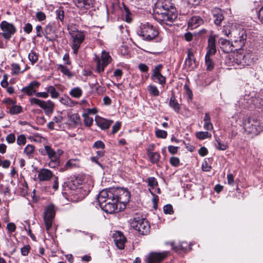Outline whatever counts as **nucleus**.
I'll return each mask as SVG.
<instances>
[{
  "mask_svg": "<svg viewBox=\"0 0 263 263\" xmlns=\"http://www.w3.org/2000/svg\"><path fill=\"white\" fill-rule=\"evenodd\" d=\"M68 29L72 40L71 48L73 50V53L74 54H77L78 50L85 39L84 33L83 31L72 29L70 27L68 28Z\"/></svg>",
  "mask_w": 263,
  "mask_h": 263,
  "instance_id": "f257e3e1",
  "label": "nucleus"
},
{
  "mask_svg": "<svg viewBox=\"0 0 263 263\" xmlns=\"http://www.w3.org/2000/svg\"><path fill=\"white\" fill-rule=\"evenodd\" d=\"M156 18L162 25L171 26L174 21L177 18L176 9L164 12H155Z\"/></svg>",
  "mask_w": 263,
  "mask_h": 263,
  "instance_id": "f03ea898",
  "label": "nucleus"
},
{
  "mask_svg": "<svg viewBox=\"0 0 263 263\" xmlns=\"http://www.w3.org/2000/svg\"><path fill=\"white\" fill-rule=\"evenodd\" d=\"M138 33L142 36L144 40L151 41L158 35L157 29L152 24L146 23L141 24Z\"/></svg>",
  "mask_w": 263,
  "mask_h": 263,
  "instance_id": "7ed1b4c3",
  "label": "nucleus"
},
{
  "mask_svg": "<svg viewBox=\"0 0 263 263\" xmlns=\"http://www.w3.org/2000/svg\"><path fill=\"white\" fill-rule=\"evenodd\" d=\"M242 122L243 129L248 134L256 135L262 130V127L256 120L245 117L243 118Z\"/></svg>",
  "mask_w": 263,
  "mask_h": 263,
  "instance_id": "20e7f679",
  "label": "nucleus"
},
{
  "mask_svg": "<svg viewBox=\"0 0 263 263\" xmlns=\"http://www.w3.org/2000/svg\"><path fill=\"white\" fill-rule=\"evenodd\" d=\"M247 36L246 31L243 29L235 28L233 30L230 37L234 43V46H235L236 50L240 49L245 45Z\"/></svg>",
  "mask_w": 263,
  "mask_h": 263,
  "instance_id": "39448f33",
  "label": "nucleus"
},
{
  "mask_svg": "<svg viewBox=\"0 0 263 263\" xmlns=\"http://www.w3.org/2000/svg\"><path fill=\"white\" fill-rule=\"evenodd\" d=\"M114 198L118 202L125 205L129 201L130 194L126 189L114 187Z\"/></svg>",
  "mask_w": 263,
  "mask_h": 263,
  "instance_id": "423d86ee",
  "label": "nucleus"
},
{
  "mask_svg": "<svg viewBox=\"0 0 263 263\" xmlns=\"http://www.w3.org/2000/svg\"><path fill=\"white\" fill-rule=\"evenodd\" d=\"M95 60L97 62V71L99 73L103 72L104 68L109 64L111 61V58L109 52L102 51L101 58L100 59L98 57H96Z\"/></svg>",
  "mask_w": 263,
  "mask_h": 263,
  "instance_id": "0eeeda50",
  "label": "nucleus"
},
{
  "mask_svg": "<svg viewBox=\"0 0 263 263\" xmlns=\"http://www.w3.org/2000/svg\"><path fill=\"white\" fill-rule=\"evenodd\" d=\"M259 102V99L257 98H253L248 95H246L241 97L237 101V103L239 106L242 108H249L251 105L253 103L254 105L258 108L262 106L261 103Z\"/></svg>",
  "mask_w": 263,
  "mask_h": 263,
  "instance_id": "6e6552de",
  "label": "nucleus"
},
{
  "mask_svg": "<svg viewBox=\"0 0 263 263\" xmlns=\"http://www.w3.org/2000/svg\"><path fill=\"white\" fill-rule=\"evenodd\" d=\"M173 9L176 8L172 0H159L155 4L154 12L172 11Z\"/></svg>",
  "mask_w": 263,
  "mask_h": 263,
  "instance_id": "1a4fd4ad",
  "label": "nucleus"
},
{
  "mask_svg": "<svg viewBox=\"0 0 263 263\" xmlns=\"http://www.w3.org/2000/svg\"><path fill=\"white\" fill-rule=\"evenodd\" d=\"M44 220L47 230L52 228V220L55 216V210L53 205L47 206L44 213Z\"/></svg>",
  "mask_w": 263,
  "mask_h": 263,
  "instance_id": "9d476101",
  "label": "nucleus"
},
{
  "mask_svg": "<svg viewBox=\"0 0 263 263\" xmlns=\"http://www.w3.org/2000/svg\"><path fill=\"white\" fill-rule=\"evenodd\" d=\"M0 27L3 31V36L7 40L11 37L16 31L15 28L13 24L5 21L2 22Z\"/></svg>",
  "mask_w": 263,
  "mask_h": 263,
  "instance_id": "9b49d317",
  "label": "nucleus"
},
{
  "mask_svg": "<svg viewBox=\"0 0 263 263\" xmlns=\"http://www.w3.org/2000/svg\"><path fill=\"white\" fill-rule=\"evenodd\" d=\"M130 228L134 230H144L149 228V225L147 221L144 219L134 218L130 221Z\"/></svg>",
  "mask_w": 263,
  "mask_h": 263,
  "instance_id": "f8f14e48",
  "label": "nucleus"
},
{
  "mask_svg": "<svg viewBox=\"0 0 263 263\" xmlns=\"http://www.w3.org/2000/svg\"><path fill=\"white\" fill-rule=\"evenodd\" d=\"M114 197V187H112L102 190L99 194L97 199L100 205Z\"/></svg>",
  "mask_w": 263,
  "mask_h": 263,
  "instance_id": "ddd939ff",
  "label": "nucleus"
},
{
  "mask_svg": "<svg viewBox=\"0 0 263 263\" xmlns=\"http://www.w3.org/2000/svg\"><path fill=\"white\" fill-rule=\"evenodd\" d=\"M41 153L42 155H47L49 159H53L60 158L63 152L60 149L55 151L50 146L45 145L44 149L41 151Z\"/></svg>",
  "mask_w": 263,
  "mask_h": 263,
  "instance_id": "4468645a",
  "label": "nucleus"
},
{
  "mask_svg": "<svg viewBox=\"0 0 263 263\" xmlns=\"http://www.w3.org/2000/svg\"><path fill=\"white\" fill-rule=\"evenodd\" d=\"M162 67L161 64L156 66L153 70L151 78L153 81L163 86L165 84L166 80L165 78L161 73Z\"/></svg>",
  "mask_w": 263,
  "mask_h": 263,
  "instance_id": "2eb2a0df",
  "label": "nucleus"
},
{
  "mask_svg": "<svg viewBox=\"0 0 263 263\" xmlns=\"http://www.w3.org/2000/svg\"><path fill=\"white\" fill-rule=\"evenodd\" d=\"M168 252H151L147 257V263H160L167 256Z\"/></svg>",
  "mask_w": 263,
  "mask_h": 263,
  "instance_id": "dca6fc26",
  "label": "nucleus"
},
{
  "mask_svg": "<svg viewBox=\"0 0 263 263\" xmlns=\"http://www.w3.org/2000/svg\"><path fill=\"white\" fill-rule=\"evenodd\" d=\"M117 200L113 198L111 199H108V201L100 205V206L105 212L112 213L117 209Z\"/></svg>",
  "mask_w": 263,
  "mask_h": 263,
  "instance_id": "f3484780",
  "label": "nucleus"
},
{
  "mask_svg": "<svg viewBox=\"0 0 263 263\" xmlns=\"http://www.w3.org/2000/svg\"><path fill=\"white\" fill-rule=\"evenodd\" d=\"M116 233L113 234L114 240L116 247L120 250L124 248L125 243L126 240L125 237L122 231H115Z\"/></svg>",
  "mask_w": 263,
  "mask_h": 263,
  "instance_id": "a211bd4d",
  "label": "nucleus"
},
{
  "mask_svg": "<svg viewBox=\"0 0 263 263\" xmlns=\"http://www.w3.org/2000/svg\"><path fill=\"white\" fill-rule=\"evenodd\" d=\"M40 85V83L36 81L30 82L28 85L23 87L21 91L28 96H31L36 93V89Z\"/></svg>",
  "mask_w": 263,
  "mask_h": 263,
  "instance_id": "6ab92c4d",
  "label": "nucleus"
},
{
  "mask_svg": "<svg viewBox=\"0 0 263 263\" xmlns=\"http://www.w3.org/2000/svg\"><path fill=\"white\" fill-rule=\"evenodd\" d=\"M220 48L226 53H229L236 50L235 46H234V43L229 40L220 38L219 40Z\"/></svg>",
  "mask_w": 263,
  "mask_h": 263,
  "instance_id": "aec40b11",
  "label": "nucleus"
},
{
  "mask_svg": "<svg viewBox=\"0 0 263 263\" xmlns=\"http://www.w3.org/2000/svg\"><path fill=\"white\" fill-rule=\"evenodd\" d=\"M53 177L52 172L47 168H42L38 173L37 178L40 181L50 180Z\"/></svg>",
  "mask_w": 263,
  "mask_h": 263,
  "instance_id": "412c9836",
  "label": "nucleus"
},
{
  "mask_svg": "<svg viewBox=\"0 0 263 263\" xmlns=\"http://www.w3.org/2000/svg\"><path fill=\"white\" fill-rule=\"evenodd\" d=\"M193 245V242H190V244L186 241L181 242L179 246H175L174 242L172 243V247L173 250L176 252H179L180 251L184 253L189 252L191 250V246Z\"/></svg>",
  "mask_w": 263,
  "mask_h": 263,
  "instance_id": "4be33fe9",
  "label": "nucleus"
},
{
  "mask_svg": "<svg viewBox=\"0 0 263 263\" xmlns=\"http://www.w3.org/2000/svg\"><path fill=\"white\" fill-rule=\"evenodd\" d=\"M41 108L44 109L46 115L50 116L53 112L54 104L51 100L44 101Z\"/></svg>",
  "mask_w": 263,
  "mask_h": 263,
  "instance_id": "5701e85b",
  "label": "nucleus"
},
{
  "mask_svg": "<svg viewBox=\"0 0 263 263\" xmlns=\"http://www.w3.org/2000/svg\"><path fill=\"white\" fill-rule=\"evenodd\" d=\"M73 2L79 8L88 9L92 7L93 0H73Z\"/></svg>",
  "mask_w": 263,
  "mask_h": 263,
  "instance_id": "b1692460",
  "label": "nucleus"
},
{
  "mask_svg": "<svg viewBox=\"0 0 263 263\" xmlns=\"http://www.w3.org/2000/svg\"><path fill=\"white\" fill-rule=\"evenodd\" d=\"M186 66L191 69H194L196 67L197 64L194 58L193 53L191 49L187 50V57L184 62Z\"/></svg>",
  "mask_w": 263,
  "mask_h": 263,
  "instance_id": "393cba45",
  "label": "nucleus"
},
{
  "mask_svg": "<svg viewBox=\"0 0 263 263\" xmlns=\"http://www.w3.org/2000/svg\"><path fill=\"white\" fill-rule=\"evenodd\" d=\"M216 40L214 36H210L208 39V51L206 55H212L216 52Z\"/></svg>",
  "mask_w": 263,
  "mask_h": 263,
  "instance_id": "a878e982",
  "label": "nucleus"
},
{
  "mask_svg": "<svg viewBox=\"0 0 263 263\" xmlns=\"http://www.w3.org/2000/svg\"><path fill=\"white\" fill-rule=\"evenodd\" d=\"M212 12L215 24L219 25L224 19L221 10L216 8L213 10Z\"/></svg>",
  "mask_w": 263,
  "mask_h": 263,
  "instance_id": "bb28decb",
  "label": "nucleus"
},
{
  "mask_svg": "<svg viewBox=\"0 0 263 263\" xmlns=\"http://www.w3.org/2000/svg\"><path fill=\"white\" fill-rule=\"evenodd\" d=\"M54 34V29L52 24H48L44 28V36L49 41H53L55 37L51 35Z\"/></svg>",
  "mask_w": 263,
  "mask_h": 263,
  "instance_id": "cd10ccee",
  "label": "nucleus"
},
{
  "mask_svg": "<svg viewBox=\"0 0 263 263\" xmlns=\"http://www.w3.org/2000/svg\"><path fill=\"white\" fill-rule=\"evenodd\" d=\"M202 19L198 16H195L192 17L189 22V26L192 29H194L203 24Z\"/></svg>",
  "mask_w": 263,
  "mask_h": 263,
  "instance_id": "c85d7f7f",
  "label": "nucleus"
},
{
  "mask_svg": "<svg viewBox=\"0 0 263 263\" xmlns=\"http://www.w3.org/2000/svg\"><path fill=\"white\" fill-rule=\"evenodd\" d=\"M80 160L77 159H71L66 162L64 165L65 170L71 169L80 167Z\"/></svg>",
  "mask_w": 263,
  "mask_h": 263,
  "instance_id": "c756f323",
  "label": "nucleus"
},
{
  "mask_svg": "<svg viewBox=\"0 0 263 263\" xmlns=\"http://www.w3.org/2000/svg\"><path fill=\"white\" fill-rule=\"evenodd\" d=\"M96 122L98 125L102 129H108L113 122L112 121L107 120L102 118L97 120Z\"/></svg>",
  "mask_w": 263,
  "mask_h": 263,
  "instance_id": "7c9ffc66",
  "label": "nucleus"
},
{
  "mask_svg": "<svg viewBox=\"0 0 263 263\" xmlns=\"http://www.w3.org/2000/svg\"><path fill=\"white\" fill-rule=\"evenodd\" d=\"M245 55L241 53L236 54L233 58V62L237 65L244 66L246 64Z\"/></svg>",
  "mask_w": 263,
  "mask_h": 263,
  "instance_id": "2f4dec72",
  "label": "nucleus"
},
{
  "mask_svg": "<svg viewBox=\"0 0 263 263\" xmlns=\"http://www.w3.org/2000/svg\"><path fill=\"white\" fill-rule=\"evenodd\" d=\"M147 155L151 162L153 163L158 162L160 157V154L158 153L151 151L150 149H148Z\"/></svg>",
  "mask_w": 263,
  "mask_h": 263,
  "instance_id": "473e14b6",
  "label": "nucleus"
},
{
  "mask_svg": "<svg viewBox=\"0 0 263 263\" xmlns=\"http://www.w3.org/2000/svg\"><path fill=\"white\" fill-rule=\"evenodd\" d=\"M83 94V91L82 89L79 87H76L72 88L69 91V95L75 98H80Z\"/></svg>",
  "mask_w": 263,
  "mask_h": 263,
  "instance_id": "72a5a7b5",
  "label": "nucleus"
},
{
  "mask_svg": "<svg viewBox=\"0 0 263 263\" xmlns=\"http://www.w3.org/2000/svg\"><path fill=\"white\" fill-rule=\"evenodd\" d=\"M170 106L173 108L175 111L178 112L179 111L180 106L179 104L178 103L174 95L172 96L170 98Z\"/></svg>",
  "mask_w": 263,
  "mask_h": 263,
  "instance_id": "f704fd0d",
  "label": "nucleus"
},
{
  "mask_svg": "<svg viewBox=\"0 0 263 263\" xmlns=\"http://www.w3.org/2000/svg\"><path fill=\"white\" fill-rule=\"evenodd\" d=\"M147 90L149 93L150 95L154 97H158L159 96V91L155 85H149L147 87Z\"/></svg>",
  "mask_w": 263,
  "mask_h": 263,
  "instance_id": "c9c22d12",
  "label": "nucleus"
},
{
  "mask_svg": "<svg viewBox=\"0 0 263 263\" xmlns=\"http://www.w3.org/2000/svg\"><path fill=\"white\" fill-rule=\"evenodd\" d=\"M34 149L35 147L33 145L28 144L24 148V153L30 158L32 157Z\"/></svg>",
  "mask_w": 263,
  "mask_h": 263,
  "instance_id": "e433bc0d",
  "label": "nucleus"
},
{
  "mask_svg": "<svg viewBox=\"0 0 263 263\" xmlns=\"http://www.w3.org/2000/svg\"><path fill=\"white\" fill-rule=\"evenodd\" d=\"M45 89L47 90L48 93L50 94L51 97L53 99L58 98L59 96V92L53 86H49L46 88Z\"/></svg>",
  "mask_w": 263,
  "mask_h": 263,
  "instance_id": "4c0bfd02",
  "label": "nucleus"
},
{
  "mask_svg": "<svg viewBox=\"0 0 263 263\" xmlns=\"http://www.w3.org/2000/svg\"><path fill=\"white\" fill-rule=\"evenodd\" d=\"M60 102L68 106H72L74 105V102L68 96H65L60 99Z\"/></svg>",
  "mask_w": 263,
  "mask_h": 263,
  "instance_id": "58836bf2",
  "label": "nucleus"
},
{
  "mask_svg": "<svg viewBox=\"0 0 263 263\" xmlns=\"http://www.w3.org/2000/svg\"><path fill=\"white\" fill-rule=\"evenodd\" d=\"M211 55H205V63L206 66V69L209 71L212 70L214 67V64L210 58Z\"/></svg>",
  "mask_w": 263,
  "mask_h": 263,
  "instance_id": "ea45409f",
  "label": "nucleus"
},
{
  "mask_svg": "<svg viewBox=\"0 0 263 263\" xmlns=\"http://www.w3.org/2000/svg\"><path fill=\"white\" fill-rule=\"evenodd\" d=\"M234 29L235 28H234L232 25H228L223 27L222 32L224 35L229 36L230 34L232 35V32Z\"/></svg>",
  "mask_w": 263,
  "mask_h": 263,
  "instance_id": "a19ab883",
  "label": "nucleus"
},
{
  "mask_svg": "<svg viewBox=\"0 0 263 263\" xmlns=\"http://www.w3.org/2000/svg\"><path fill=\"white\" fill-rule=\"evenodd\" d=\"M58 68L61 72H62L64 75L66 76L68 78L72 77V73L70 70L65 66L60 65Z\"/></svg>",
  "mask_w": 263,
  "mask_h": 263,
  "instance_id": "79ce46f5",
  "label": "nucleus"
},
{
  "mask_svg": "<svg viewBox=\"0 0 263 263\" xmlns=\"http://www.w3.org/2000/svg\"><path fill=\"white\" fill-rule=\"evenodd\" d=\"M28 59L31 64L33 65L38 60V54L35 52L31 50L28 54Z\"/></svg>",
  "mask_w": 263,
  "mask_h": 263,
  "instance_id": "37998d69",
  "label": "nucleus"
},
{
  "mask_svg": "<svg viewBox=\"0 0 263 263\" xmlns=\"http://www.w3.org/2000/svg\"><path fill=\"white\" fill-rule=\"evenodd\" d=\"M196 136L197 138L200 140L205 139L207 138L211 137V135L208 132H199L196 133Z\"/></svg>",
  "mask_w": 263,
  "mask_h": 263,
  "instance_id": "c03bdc74",
  "label": "nucleus"
},
{
  "mask_svg": "<svg viewBox=\"0 0 263 263\" xmlns=\"http://www.w3.org/2000/svg\"><path fill=\"white\" fill-rule=\"evenodd\" d=\"M83 117L84 118V124L87 126H90L93 123V118L92 117H89L86 114H83Z\"/></svg>",
  "mask_w": 263,
  "mask_h": 263,
  "instance_id": "a18cd8bd",
  "label": "nucleus"
},
{
  "mask_svg": "<svg viewBox=\"0 0 263 263\" xmlns=\"http://www.w3.org/2000/svg\"><path fill=\"white\" fill-rule=\"evenodd\" d=\"M11 72L13 74H18L21 72V67L19 64L13 63L11 64Z\"/></svg>",
  "mask_w": 263,
  "mask_h": 263,
  "instance_id": "49530a36",
  "label": "nucleus"
},
{
  "mask_svg": "<svg viewBox=\"0 0 263 263\" xmlns=\"http://www.w3.org/2000/svg\"><path fill=\"white\" fill-rule=\"evenodd\" d=\"M49 160L50 161L48 163V166L50 167L55 168L59 165L60 162V158Z\"/></svg>",
  "mask_w": 263,
  "mask_h": 263,
  "instance_id": "de8ad7c7",
  "label": "nucleus"
},
{
  "mask_svg": "<svg viewBox=\"0 0 263 263\" xmlns=\"http://www.w3.org/2000/svg\"><path fill=\"white\" fill-rule=\"evenodd\" d=\"M16 142L17 144L20 146L25 145L26 143V138L25 135H19L17 138Z\"/></svg>",
  "mask_w": 263,
  "mask_h": 263,
  "instance_id": "09e8293b",
  "label": "nucleus"
},
{
  "mask_svg": "<svg viewBox=\"0 0 263 263\" xmlns=\"http://www.w3.org/2000/svg\"><path fill=\"white\" fill-rule=\"evenodd\" d=\"M163 212L165 214L172 215L174 213L173 206L168 204L164 206Z\"/></svg>",
  "mask_w": 263,
  "mask_h": 263,
  "instance_id": "8fccbe9b",
  "label": "nucleus"
},
{
  "mask_svg": "<svg viewBox=\"0 0 263 263\" xmlns=\"http://www.w3.org/2000/svg\"><path fill=\"white\" fill-rule=\"evenodd\" d=\"M156 136L158 138H165L167 136V132L163 130L157 129L155 132Z\"/></svg>",
  "mask_w": 263,
  "mask_h": 263,
  "instance_id": "3c124183",
  "label": "nucleus"
},
{
  "mask_svg": "<svg viewBox=\"0 0 263 263\" xmlns=\"http://www.w3.org/2000/svg\"><path fill=\"white\" fill-rule=\"evenodd\" d=\"M148 185L152 187H155L158 185L157 180L154 177H149L147 179Z\"/></svg>",
  "mask_w": 263,
  "mask_h": 263,
  "instance_id": "603ef678",
  "label": "nucleus"
},
{
  "mask_svg": "<svg viewBox=\"0 0 263 263\" xmlns=\"http://www.w3.org/2000/svg\"><path fill=\"white\" fill-rule=\"evenodd\" d=\"M22 111L20 106L14 105L10 109V112L12 115H15L20 113Z\"/></svg>",
  "mask_w": 263,
  "mask_h": 263,
  "instance_id": "864d4df0",
  "label": "nucleus"
},
{
  "mask_svg": "<svg viewBox=\"0 0 263 263\" xmlns=\"http://www.w3.org/2000/svg\"><path fill=\"white\" fill-rule=\"evenodd\" d=\"M29 101L31 105L36 104L39 105L41 107L42 104L43 103L44 101L40 100L36 98H31L29 99Z\"/></svg>",
  "mask_w": 263,
  "mask_h": 263,
  "instance_id": "5fc2aeb1",
  "label": "nucleus"
},
{
  "mask_svg": "<svg viewBox=\"0 0 263 263\" xmlns=\"http://www.w3.org/2000/svg\"><path fill=\"white\" fill-rule=\"evenodd\" d=\"M170 163L171 164L175 167H177L179 165L180 163V160L178 157H172L170 158Z\"/></svg>",
  "mask_w": 263,
  "mask_h": 263,
  "instance_id": "6e6d98bb",
  "label": "nucleus"
},
{
  "mask_svg": "<svg viewBox=\"0 0 263 263\" xmlns=\"http://www.w3.org/2000/svg\"><path fill=\"white\" fill-rule=\"evenodd\" d=\"M70 120L75 124H78L80 122V118L78 114H74L71 116Z\"/></svg>",
  "mask_w": 263,
  "mask_h": 263,
  "instance_id": "4d7b16f0",
  "label": "nucleus"
},
{
  "mask_svg": "<svg viewBox=\"0 0 263 263\" xmlns=\"http://www.w3.org/2000/svg\"><path fill=\"white\" fill-rule=\"evenodd\" d=\"M30 247L29 245H26L21 249V254L23 256H27L28 254Z\"/></svg>",
  "mask_w": 263,
  "mask_h": 263,
  "instance_id": "13d9d810",
  "label": "nucleus"
},
{
  "mask_svg": "<svg viewBox=\"0 0 263 263\" xmlns=\"http://www.w3.org/2000/svg\"><path fill=\"white\" fill-rule=\"evenodd\" d=\"M57 17L60 21H62L64 17V12L63 10L59 9L57 10L56 11Z\"/></svg>",
  "mask_w": 263,
  "mask_h": 263,
  "instance_id": "bf43d9fd",
  "label": "nucleus"
},
{
  "mask_svg": "<svg viewBox=\"0 0 263 263\" xmlns=\"http://www.w3.org/2000/svg\"><path fill=\"white\" fill-rule=\"evenodd\" d=\"M6 140L8 143H13L15 141V136L14 134H10L7 136Z\"/></svg>",
  "mask_w": 263,
  "mask_h": 263,
  "instance_id": "052dcab7",
  "label": "nucleus"
},
{
  "mask_svg": "<svg viewBox=\"0 0 263 263\" xmlns=\"http://www.w3.org/2000/svg\"><path fill=\"white\" fill-rule=\"evenodd\" d=\"M93 147L103 149L105 148V144L102 141H97L93 144Z\"/></svg>",
  "mask_w": 263,
  "mask_h": 263,
  "instance_id": "680f3d73",
  "label": "nucleus"
},
{
  "mask_svg": "<svg viewBox=\"0 0 263 263\" xmlns=\"http://www.w3.org/2000/svg\"><path fill=\"white\" fill-rule=\"evenodd\" d=\"M217 144L216 145V148L218 150L224 151L227 149V145L224 143H221L219 140H217Z\"/></svg>",
  "mask_w": 263,
  "mask_h": 263,
  "instance_id": "e2e57ef3",
  "label": "nucleus"
},
{
  "mask_svg": "<svg viewBox=\"0 0 263 263\" xmlns=\"http://www.w3.org/2000/svg\"><path fill=\"white\" fill-rule=\"evenodd\" d=\"M36 17L39 21H44L46 17L45 14L41 11L36 12Z\"/></svg>",
  "mask_w": 263,
  "mask_h": 263,
  "instance_id": "0e129e2a",
  "label": "nucleus"
},
{
  "mask_svg": "<svg viewBox=\"0 0 263 263\" xmlns=\"http://www.w3.org/2000/svg\"><path fill=\"white\" fill-rule=\"evenodd\" d=\"M203 127L205 129L207 130H211L213 128V124L211 123V121H204Z\"/></svg>",
  "mask_w": 263,
  "mask_h": 263,
  "instance_id": "69168bd1",
  "label": "nucleus"
},
{
  "mask_svg": "<svg viewBox=\"0 0 263 263\" xmlns=\"http://www.w3.org/2000/svg\"><path fill=\"white\" fill-rule=\"evenodd\" d=\"M152 194L153 195V198L152 199V202L153 203V208L154 209L156 210L158 206V202L159 200L158 196L152 193Z\"/></svg>",
  "mask_w": 263,
  "mask_h": 263,
  "instance_id": "338daca9",
  "label": "nucleus"
},
{
  "mask_svg": "<svg viewBox=\"0 0 263 263\" xmlns=\"http://www.w3.org/2000/svg\"><path fill=\"white\" fill-rule=\"evenodd\" d=\"M121 123L119 122H117L115 125L112 126V134H114L116 133L120 128L121 127Z\"/></svg>",
  "mask_w": 263,
  "mask_h": 263,
  "instance_id": "774afa93",
  "label": "nucleus"
}]
</instances>
